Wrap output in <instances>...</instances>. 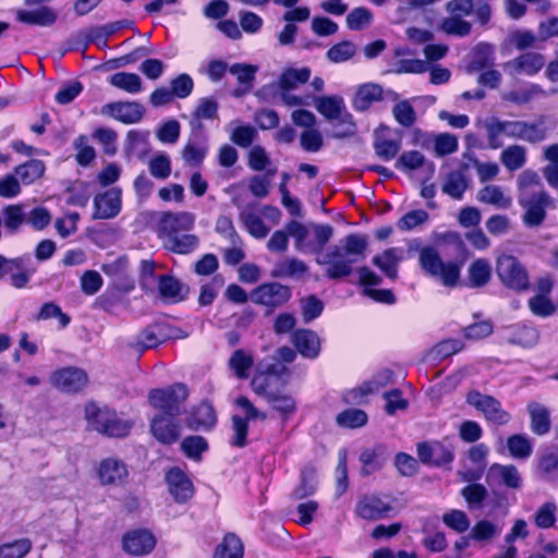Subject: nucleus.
<instances>
[{
  "instance_id": "c03bdc74",
  "label": "nucleus",
  "mask_w": 558,
  "mask_h": 558,
  "mask_svg": "<svg viewBox=\"0 0 558 558\" xmlns=\"http://www.w3.org/2000/svg\"><path fill=\"white\" fill-rule=\"evenodd\" d=\"M213 558H243V544L241 539L233 533H228L219 544Z\"/></svg>"
},
{
  "instance_id": "de8ad7c7",
  "label": "nucleus",
  "mask_w": 558,
  "mask_h": 558,
  "mask_svg": "<svg viewBox=\"0 0 558 558\" xmlns=\"http://www.w3.org/2000/svg\"><path fill=\"white\" fill-rule=\"evenodd\" d=\"M195 120H206L210 124L218 126V102L213 97H204L198 99L197 105L192 113Z\"/></svg>"
},
{
  "instance_id": "f704fd0d",
  "label": "nucleus",
  "mask_w": 558,
  "mask_h": 558,
  "mask_svg": "<svg viewBox=\"0 0 558 558\" xmlns=\"http://www.w3.org/2000/svg\"><path fill=\"white\" fill-rule=\"evenodd\" d=\"M295 125L304 129L300 140H322L317 129L316 117L313 112L305 109H296L291 114Z\"/></svg>"
},
{
  "instance_id": "e2e57ef3",
  "label": "nucleus",
  "mask_w": 558,
  "mask_h": 558,
  "mask_svg": "<svg viewBox=\"0 0 558 558\" xmlns=\"http://www.w3.org/2000/svg\"><path fill=\"white\" fill-rule=\"evenodd\" d=\"M557 505L548 501L541 506L534 514V522L539 529H549L556 523Z\"/></svg>"
},
{
  "instance_id": "5701e85b",
  "label": "nucleus",
  "mask_w": 558,
  "mask_h": 558,
  "mask_svg": "<svg viewBox=\"0 0 558 558\" xmlns=\"http://www.w3.org/2000/svg\"><path fill=\"white\" fill-rule=\"evenodd\" d=\"M186 426L193 430H210L217 424L216 411L207 401L193 408L186 417Z\"/></svg>"
},
{
  "instance_id": "a18cd8bd",
  "label": "nucleus",
  "mask_w": 558,
  "mask_h": 558,
  "mask_svg": "<svg viewBox=\"0 0 558 558\" xmlns=\"http://www.w3.org/2000/svg\"><path fill=\"white\" fill-rule=\"evenodd\" d=\"M470 287L481 288L488 283L492 277V267L487 259L478 258L469 267Z\"/></svg>"
},
{
  "instance_id": "49530a36",
  "label": "nucleus",
  "mask_w": 558,
  "mask_h": 558,
  "mask_svg": "<svg viewBox=\"0 0 558 558\" xmlns=\"http://www.w3.org/2000/svg\"><path fill=\"white\" fill-rule=\"evenodd\" d=\"M311 77V70L306 66L301 69H286L278 81L279 88L296 89L299 85L306 83Z\"/></svg>"
},
{
  "instance_id": "4c0bfd02",
  "label": "nucleus",
  "mask_w": 558,
  "mask_h": 558,
  "mask_svg": "<svg viewBox=\"0 0 558 558\" xmlns=\"http://www.w3.org/2000/svg\"><path fill=\"white\" fill-rule=\"evenodd\" d=\"M111 86L128 94L136 95L143 92V81L136 73L117 72L108 77Z\"/></svg>"
},
{
  "instance_id": "f3484780",
  "label": "nucleus",
  "mask_w": 558,
  "mask_h": 558,
  "mask_svg": "<svg viewBox=\"0 0 558 558\" xmlns=\"http://www.w3.org/2000/svg\"><path fill=\"white\" fill-rule=\"evenodd\" d=\"M122 206V192L112 187L94 197V219H111L119 215Z\"/></svg>"
},
{
  "instance_id": "dca6fc26",
  "label": "nucleus",
  "mask_w": 558,
  "mask_h": 558,
  "mask_svg": "<svg viewBox=\"0 0 558 558\" xmlns=\"http://www.w3.org/2000/svg\"><path fill=\"white\" fill-rule=\"evenodd\" d=\"M144 107L136 101H113L100 109V114L111 117L125 124L137 123L144 116Z\"/></svg>"
},
{
  "instance_id": "603ef678",
  "label": "nucleus",
  "mask_w": 558,
  "mask_h": 558,
  "mask_svg": "<svg viewBox=\"0 0 558 558\" xmlns=\"http://www.w3.org/2000/svg\"><path fill=\"white\" fill-rule=\"evenodd\" d=\"M159 293L163 299L178 302L182 300V283L174 277L163 275L159 277L158 281Z\"/></svg>"
},
{
  "instance_id": "9b49d317",
  "label": "nucleus",
  "mask_w": 558,
  "mask_h": 558,
  "mask_svg": "<svg viewBox=\"0 0 558 558\" xmlns=\"http://www.w3.org/2000/svg\"><path fill=\"white\" fill-rule=\"evenodd\" d=\"M292 292L288 286L279 282H268L253 290L251 300L269 308L282 306L291 299Z\"/></svg>"
},
{
  "instance_id": "6e6552de",
  "label": "nucleus",
  "mask_w": 558,
  "mask_h": 558,
  "mask_svg": "<svg viewBox=\"0 0 558 558\" xmlns=\"http://www.w3.org/2000/svg\"><path fill=\"white\" fill-rule=\"evenodd\" d=\"M518 202L525 210L522 216L523 223L531 228L544 222L547 208H555V201L544 190H538L534 194L519 195Z\"/></svg>"
},
{
  "instance_id": "37998d69",
  "label": "nucleus",
  "mask_w": 558,
  "mask_h": 558,
  "mask_svg": "<svg viewBox=\"0 0 558 558\" xmlns=\"http://www.w3.org/2000/svg\"><path fill=\"white\" fill-rule=\"evenodd\" d=\"M501 526L488 520H480L470 531V537L474 542L486 544L501 534Z\"/></svg>"
},
{
  "instance_id": "5fc2aeb1",
  "label": "nucleus",
  "mask_w": 558,
  "mask_h": 558,
  "mask_svg": "<svg viewBox=\"0 0 558 558\" xmlns=\"http://www.w3.org/2000/svg\"><path fill=\"white\" fill-rule=\"evenodd\" d=\"M374 15L372 11L365 7L353 9L345 19V23L351 31H361L369 26L373 22Z\"/></svg>"
},
{
  "instance_id": "72a5a7b5",
  "label": "nucleus",
  "mask_w": 558,
  "mask_h": 558,
  "mask_svg": "<svg viewBox=\"0 0 558 558\" xmlns=\"http://www.w3.org/2000/svg\"><path fill=\"white\" fill-rule=\"evenodd\" d=\"M468 187L469 180L466 175L461 171H451L447 173L442 179V193L453 199H462Z\"/></svg>"
},
{
  "instance_id": "393cba45",
  "label": "nucleus",
  "mask_w": 558,
  "mask_h": 558,
  "mask_svg": "<svg viewBox=\"0 0 558 558\" xmlns=\"http://www.w3.org/2000/svg\"><path fill=\"white\" fill-rule=\"evenodd\" d=\"M155 545L154 535L145 530L129 532L123 537L124 550L134 556L147 555L154 549Z\"/></svg>"
},
{
  "instance_id": "338daca9",
  "label": "nucleus",
  "mask_w": 558,
  "mask_h": 558,
  "mask_svg": "<svg viewBox=\"0 0 558 558\" xmlns=\"http://www.w3.org/2000/svg\"><path fill=\"white\" fill-rule=\"evenodd\" d=\"M442 522L457 533H464L470 527V520L462 510H450L442 515Z\"/></svg>"
},
{
  "instance_id": "c85d7f7f",
  "label": "nucleus",
  "mask_w": 558,
  "mask_h": 558,
  "mask_svg": "<svg viewBox=\"0 0 558 558\" xmlns=\"http://www.w3.org/2000/svg\"><path fill=\"white\" fill-rule=\"evenodd\" d=\"M227 364L235 378L244 380L250 377L254 366V356L250 351L236 349L230 355Z\"/></svg>"
},
{
  "instance_id": "ea45409f",
  "label": "nucleus",
  "mask_w": 558,
  "mask_h": 558,
  "mask_svg": "<svg viewBox=\"0 0 558 558\" xmlns=\"http://www.w3.org/2000/svg\"><path fill=\"white\" fill-rule=\"evenodd\" d=\"M17 19L31 25L50 26L56 22L57 14L52 9L41 7L36 10H21L17 12Z\"/></svg>"
},
{
  "instance_id": "13d9d810",
  "label": "nucleus",
  "mask_w": 558,
  "mask_h": 558,
  "mask_svg": "<svg viewBox=\"0 0 558 558\" xmlns=\"http://www.w3.org/2000/svg\"><path fill=\"white\" fill-rule=\"evenodd\" d=\"M28 538H20L0 546V558H24L32 549Z\"/></svg>"
},
{
  "instance_id": "f257e3e1",
  "label": "nucleus",
  "mask_w": 558,
  "mask_h": 558,
  "mask_svg": "<svg viewBox=\"0 0 558 558\" xmlns=\"http://www.w3.org/2000/svg\"><path fill=\"white\" fill-rule=\"evenodd\" d=\"M290 236L294 239L295 250L301 253L315 254V262L324 267L327 278L332 280L349 277L354 264L365 259L368 247L367 236L351 233L344 236L339 245L324 250L333 236L335 230L330 225H303L296 220L287 223Z\"/></svg>"
},
{
  "instance_id": "774afa93",
  "label": "nucleus",
  "mask_w": 558,
  "mask_h": 558,
  "mask_svg": "<svg viewBox=\"0 0 558 558\" xmlns=\"http://www.w3.org/2000/svg\"><path fill=\"white\" fill-rule=\"evenodd\" d=\"M169 88L174 98L184 99L192 94L194 82L189 74L183 73L171 80Z\"/></svg>"
},
{
  "instance_id": "8fccbe9b",
  "label": "nucleus",
  "mask_w": 558,
  "mask_h": 558,
  "mask_svg": "<svg viewBox=\"0 0 558 558\" xmlns=\"http://www.w3.org/2000/svg\"><path fill=\"white\" fill-rule=\"evenodd\" d=\"M508 450L514 459H527L533 451L530 438L522 434H515L507 440Z\"/></svg>"
},
{
  "instance_id": "0eeeda50",
  "label": "nucleus",
  "mask_w": 558,
  "mask_h": 558,
  "mask_svg": "<svg viewBox=\"0 0 558 558\" xmlns=\"http://www.w3.org/2000/svg\"><path fill=\"white\" fill-rule=\"evenodd\" d=\"M187 389L183 384H174L165 389H154L148 395L151 407L162 415L179 416L187 398Z\"/></svg>"
},
{
  "instance_id": "2f4dec72",
  "label": "nucleus",
  "mask_w": 558,
  "mask_h": 558,
  "mask_svg": "<svg viewBox=\"0 0 558 558\" xmlns=\"http://www.w3.org/2000/svg\"><path fill=\"white\" fill-rule=\"evenodd\" d=\"M308 272V266L301 259L288 257L278 262L271 270L274 278L300 279Z\"/></svg>"
},
{
  "instance_id": "423d86ee",
  "label": "nucleus",
  "mask_w": 558,
  "mask_h": 558,
  "mask_svg": "<svg viewBox=\"0 0 558 558\" xmlns=\"http://www.w3.org/2000/svg\"><path fill=\"white\" fill-rule=\"evenodd\" d=\"M445 9L449 14L439 23V29L450 36L466 37L472 32V23L465 17L473 14V0H450Z\"/></svg>"
},
{
  "instance_id": "1a4fd4ad",
  "label": "nucleus",
  "mask_w": 558,
  "mask_h": 558,
  "mask_svg": "<svg viewBox=\"0 0 558 558\" xmlns=\"http://www.w3.org/2000/svg\"><path fill=\"white\" fill-rule=\"evenodd\" d=\"M496 272L500 281L508 288L523 291L529 287V275L525 267L513 255L502 254L497 258Z\"/></svg>"
},
{
  "instance_id": "aec40b11",
  "label": "nucleus",
  "mask_w": 558,
  "mask_h": 558,
  "mask_svg": "<svg viewBox=\"0 0 558 558\" xmlns=\"http://www.w3.org/2000/svg\"><path fill=\"white\" fill-rule=\"evenodd\" d=\"M392 378V372L385 369L375 375L371 380L365 381L357 388H354L344 393V401L348 403L361 404L367 395L378 392L381 388L387 386Z\"/></svg>"
},
{
  "instance_id": "a878e982",
  "label": "nucleus",
  "mask_w": 558,
  "mask_h": 558,
  "mask_svg": "<svg viewBox=\"0 0 558 558\" xmlns=\"http://www.w3.org/2000/svg\"><path fill=\"white\" fill-rule=\"evenodd\" d=\"M291 341L304 357L315 359L320 352V339L313 330L298 329L292 333Z\"/></svg>"
},
{
  "instance_id": "7ed1b4c3",
  "label": "nucleus",
  "mask_w": 558,
  "mask_h": 558,
  "mask_svg": "<svg viewBox=\"0 0 558 558\" xmlns=\"http://www.w3.org/2000/svg\"><path fill=\"white\" fill-rule=\"evenodd\" d=\"M418 264L427 276L438 279L442 286H458L461 266L454 262H444L435 247L424 246L418 253Z\"/></svg>"
},
{
  "instance_id": "4be33fe9",
  "label": "nucleus",
  "mask_w": 558,
  "mask_h": 558,
  "mask_svg": "<svg viewBox=\"0 0 558 558\" xmlns=\"http://www.w3.org/2000/svg\"><path fill=\"white\" fill-rule=\"evenodd\" d=\"M170 494L179 504H184L194 495V486L187 475L178 468L171 469L166 475Z\"/></svg>"
},
{
  "instance_id": "7c9ffc66",
  "label": "nucleus",
  "mask_w": 558,
  "mask_h": 558,
  "mask_svg": "<svg viewBox=\"0 0 558 558\" xmlns=\"http://www.w3.org/2000/svg\"><path fill=\"white\" fill-rule=\"evenodd\" d=\"M360 461L362 463L361 474L371 475L379 471L386 461V448L383 445H376L366 448L361 452Z\"/></svg>"
},
{
  "instance_id": "2eb2a0df",
  "label": "nucleus",
  "mask_w": 558,
  "mask_h": 558,
  "mask_svg": "<svg viewBox=\"0 0 558 558\" xmlns=\"http://www.w3.org/2000/svg\"><path fill=\"white\" fill-rule=\"evenodd\" d=\"M545 63L546 60L542 53L529 51L506 62L504 69L512 76H534L544 68Z\"/></svg>"
},
{
  "instance_id": "6e6d98bb",
  "label": "nucleus",
  "mask_w": 558,
  "mask_h": 558,
  "mask_svg": "<svg viewBox=\"0 0 558 558\" xmlns=\"http://www.w3.org/2000/svg\"><path fill=\"white\" fill-rule=\"evenodd\" d=\"M45 172V166L40 160L32 159L15 169L16 175L24 184H31L39 179Z\"/></svg>"
},
{
  "instance_id": "c756f323",
  "label": "nucleus",
  "mask_w": 558,
  "mask_h": 558,
  "mask_svg": "<svg viewBox=\"0 0 558 558\" xmlns=\"http://www.w3.org/2000/svg\"><path fill=\"white\" fill-rule=\"evenodd\" d=\"M161 241L166 250L183 255L194 252L199 245L198 236L189 232H180Z\"/></svg>"
},
{
  "instance_id": "cd10ccee",
  "label": "nucleus",
  "mask_w": 558,
  "mask_h": 558,
  "mask_svg": "<svg viewBox=\"0 0 558 558\" xmlns=\"http://www.w3.org/2000/svg\"><path fill=\"white\" fill-rule=\"evenodd\" d=\"M487 481L489 483L504 484L513 489H518L522 485L520 473L512 464L502 465L494 463L487 472Z\"/></svg>"
},
{
  "instance_id": "412c9836",
  "label": "nucleus",
  "mask_w": 558,
  "mask_h": 558,
  "mask_svg": "<svg viewBox=\"0 0 558 558\" xmlns=\"http://www.w3.org/2000/svg\"><path fill=\"white\" fill-rule=\"evenodd\" d=\"M177 417L158 414L151 420L150 430L158 441L170 445L179 439L180 424Z\"/></svg>"
},
{
  "instance_id": "473e14b6",
  "label": "nucleus",
  "mask_w": 558,
  "mask_h": 558,
  "mask_svg": "<svg viewBox=\"0 0 558 558\" xmlns=\"http://www.w3.org/2000/svg\"><path fill=\"white\" fill-rule=\"evenodd\" d=\"M539 339L536 328L526 325H515L508 328L506 341L523 348L534 347Z\"/></svg>"
},
{
  "instance_id": "b1692460",
  "label": "nucleus",
  "mask_w": 558,
  "mask_h": 558,
  "mask_svg": "<svg viewBox=\"0 0 558 558\" xmlns=\"http://www.w3.org/2000/svg\"><path fill=\"white\" fill-rule=\"evenodd\" d=\"M166 329L162 324L148 326L129 345L138 352L154 349L168 339L169 335Z\"/></svg>"
},
{
  "instance_id": "680f3d73",
  "label": "nucleus",
  "mask_w": 558,
  "mask_h": 558,
  "mask_svg": "<svg viewBox=\"0 0 558 558\" xmlns=\"http://www.w3.org/2000/svg\"><path fill=\"white\" fill-rule=\"evenodd\" d=\"M316 490V475L312 468H306L301 473V483L294 489L293 496L295 499H303L311 496Z\"/></svg>"
},
{
  "instance_id": "39448f33",
  "label": "nucleus",
  "mask_w": 558,
  "mask_h": 558,
  "mask_svg": "<svg viewBox=\"0 0 558 558\" xmlns=\"http://www.w3.org/2000/svg\"><path fill=\"white\" fill-rule=\"evenodd\" d=\"M313 105L317 111L326 119L336 121L339 130V136H353L356 133V125L353 116L347 110L344 99L341 96H322L315 97Z\"/></svg>"
},
{
  "instance_id": "052dcab7",
  "label": "nucleus",
  "mask_w": 558,
  "mask_h": 558,
  "mask_svg": "<svg viewBox=\"0 0 558 558\" xmlns=\"http://www.w3.org/2000/svg\"><path fill=\"white\" fill-rule=\"evenodd\" d=\"M392 114L396 121L404 128L412 126L416 121V113L409 100L397 102L392 108Z\"/></svg>"
},
{
  "instance_id": "4d7b16f0",
  "label": "nucleus",
  "mask_w": 558,
  "mask_h": 558,
  "mask_svg": "<svg viewBox=\"0 0 558 558\" xmlns=\"http://www.w3.org/2000/svg\"><path fill=\"white\" fill-rule=\"evenodd\" d=\"M181 449L187 458L198 461L208 450V442L203 436H189L182 440Z\"/></svg>"
},
{
  "instance_id": "bf43d9fd",
  "label": "nucleus",
  "mask_w": 558,
  "mask_h": 558,
  "mask_svg": "<svg viewBox=\"0 0 558 558\" xmlns=\"http://www.w3.org/2000/svg\"><path fill=\"white\" fill-rule=\"evenodd\" d=\"M336 422L342 427L357 428L367 423V414L363 410L348 409L337 415Z\"/></svg>"
},
{
  "instance_id": "f03ea898",
  "label": "nucleus",
  "mask_w": 558,
  "mask_h": 558,
  "mask_svg": "<svg viewBox=\"0 0 558 558\" xmlns=\"http://www.w3.org/2000/svg\"><path fill=\"white\" fill-rule=\"evenodd\" d=\"M85 418L88 427L108 437H125L130 434L133 423L121 417L114 410L95 402L85 407Z\"/></svg>"
},
{
  "instance_id": "79ce46f5",
  "label": "nucleus",
  "mask_w": 558,
  "mask_h": 558,
  "mask_svg": "<svg viewBox=\"0 0 558 558\" xmlns=\"http://www.w3.org/2000/svg\"><path fill=\"white\" fill-rule=\"evenodd\" d=\"M400 259L399 250L391 247L384 251L381 254L374 256L373 264L388 278L396 279L398 277V264Z\"/></svg>"
},
{
  "instance_id": "ddd939ff",
  "label": "nucleus",
  "mask_w": 558,
  "mask_h": 558,
  "mask_svg": "<svg viewBox=\"0 0 558 558\" xmlns=\"http://www.w3.org/2000/svg\"><path fill=\"white\" fill-rule=\"evenodd\" d=\"M235 404L245 410L246 417L234 415L232 417L233 438L231 445L242 448L246 445V436L248 432L247 421L255 420L257 417L265 418L266 415L260 413L252 402L244 396L239 397L235 400Z\"/></svg>"
},
{
  "instance_id": "3c124183",
  "label": "nucleus",
  "mask_w": 558,
  "mask_h": 558,
  "mask_svg": "<svg viewBox=\"0 0 558 558\" xmlns=\"http://www.w3.org/2000/svg\"><path fill=\"white\" fill-rule=\"evenodd\" d=\"M279 373L277 365H270L265 372L256 374L251 380L253 391L267 400L268 396L274 393L269 390L271 385V375H278Z\"/></svg>"
},
{
  "instance_id": "09e8293b",
  "label": "nucleus",
  "mask_w": 558,
  "mask_h": 558,
  "mask_svg": "<svg viewBox=\"0 0 558 558\" xmlns=\"http://www.w3.org/2000/svg\"><path fill=\"white\" fill-rule=\"evenodd\" d=\"M1 214L2 223L11 234L15 233L21 226L26 222V213L24 211V207L21 205L5 206Z\"/></svg>"
},
{
  "instance_id": "bb28decb",
  "label": "nucleus",
  "mask_w": 558,
  "mask_h": 558,
  "mask_svg": "<svg viewBox=\"0 0 558 558\" xmlns=\"http://www.w3.org/2000/svg\"><path fill=\"white\" fill-rule=\"evenodd\" d=\"M384 97V89L379 84L365 83L357 86L352 99V107L356 111H366L375 102L380 101Z\"/></svg>"
},
{
  "instance_id": "0e129e2a",
  "label": "nucleus",
  "mask_w": 558,
  "mask_h": 558,
  "mask_svg": "<svg viewBox=\"0 0 558 558\" xmlns=\"http://www.w3.org/2000/svg\"><path fill=\"white\" fill-rule=\"evenodd\" d=\"M356 53V46L349 40L333 45L327 51V58L335 63L345 62Z\"/></svg>"
},
{
  "instance_id": "f8f14e48",
  "label": "nucleus",
  "mask_w": 558,
  "mask_h": 558,
  "mask_svg": "<svg viewBox=\"0 0 558 558\" xmlns=\"http://www.w3.org/2000/svg\"><path fill=\"white\" fill-rule=\"evenodd\" d=\"M195 217L191 213H162L158 221V238L163 240L180 232H189L193 229Z\"/></svg>"
},
{
  "instance_id": "c9c22d12",
  "label": "nucleus",
  "mask_w": 558,
  "mask_h": 558,
  "mask_svg": "<svg viewBox=\"0 0 558 558\" xmlns=\"http://www.w3.org/2000/svg\"><path fill=\"white\" fill-rule=\"evenodd\" d=\"M239 217L252 236L264 239L269 233V228L265 226L263 219L257 215L253 206L247 205L242 208Z\"/></svg>"
},
{
  "instance_id": "20e7f679",
  "label": "nucleus",
  "mask_w": 558,
  "mask_h": 558,
  "mask_svg": "<svg viewBox=\"0 0 558 558\" xmlns=\"http://www.w3.org/2000/svg\"><path fill=\"white\" fill-rule=\"evenodd\" d=\"M543 122L527 123L520 120H501L489 117L484 121V128L489 140L504 137H518L522 140H537L544 136Z\"/></svg>"
},
{
  "instance_id": "864d4df0",
  "label": "nucleus",
  "mask_w": 558,
  "mask_h": 558,
  "mask_svg": "<svg viewBox=\"0 0 558 558\" xmlns=\"http://www.w3.org/2000/svg\"><path fill=\"white\" fill-rule=\"evenodd\" d=\"M500 159L508 170H518L526 161L525 148L519 145H511L501 153Z\"/></svg>"
},
{
  "instance_id": "4468645a",
  "label": "nucleus",
  "mask_w": 558,
  "mask_h": 558,
  "mask_svg": "<svg viewBox=\"0 0 558 558\" xmlns=\"http://www.w3.org/2000/svg\"><path fill=\"white\" fill-rule=\"evenodd\" d=\"M391 511V504L375 494L362 496L355 506V514L367 521L386 519Z\"/></svg>"
},
{
  "instance_id": "a211bd4d",
  "label": "nucleus",
  "mask_w": 558,
  "mask_h": 558,
  "mask_svg": "<svg viewBox=\"0 0 558 558\" xmlns=\"http://www.w3.org/2000/svg\"><path fill=\"white\" fill-rule=\"evenodd\" d=\"M52 386L64 392H77L87 384L86 373L77 367H64L51 375Z\"/></svg>"
},
{
  "instance_id": "9d476101",
  "label": "nucleus",
  "mask_w": 558,
  "mask_h": 558,
  "mask_svg": "<svg viewBox=\"0 0 558 558\" xmlns=\"http://www.w3.org/2000/svg\"><path fill=\"white\" fill-rule=\"evenodd\" d=\"M466 403L483 414L488 423L494 425H506L511 420V414L506 411L500 401L489 395L477 390H471L466 395Z\"/></svg>"
},
{
  "instance_id": "a19ab883",
  "label": "nucleus",
  "mask_w": 558,
  "mask_h": 558,
  "mask_svg": "<svg viewBox=\"0 0 558 558\" xmlns=\"http://www.w3.org/2000/svg\"><path fill=\"white\" fill-rule=\"evenodd\" d=\"M542 95H545V92L539 85L527 83L518 89L502 93L501 98L515 105H524Z\"/></svg>"
},
{
  "instance_id": "58836bf2",
  "label": "nucleus",
  "mask_w": 558,
  "mask_h": 558,
  "mask_svg": "<svg viewBox=\"0 0 558 558\" xmlns=\"http://www.w3.org/2000/svg\"><path fill=\"white\" fill-rule=\"evenodd\" d=\"M477 201L492 205L498 209H508L512 205V198L506 195L498 185H486L477 193Z\"/></svg>"
},
{
  "instance_id": "6ab92c4d",
  "label": "nucleus",
  "mask_w": 558,
  "mask_h": 558,
  "mask_svg": "<svg viewBox=\"0 0 558 558\" xmlns=\"http://www.w3.org/2000/svg\"><path fill=\"white\" fill-rule=\"evenodd\" d=\"M129 477L126 464L116 458L104 459L99 463L98 478L104 486H123Z\"/></svg>"
},
{
  "instance_id": "69168bd1",
  "label": "nucleus",
  "mask_w": 558,
  "mask_h": 558,
  "mask_svg": "<svg viewBox=\"0 0 558 558\" xmlns=\"http://www.w3.org/2000/svg\"><path fill=\"white\" fill-rule=\"evenodd\" d=\"M463 349V343L457 339H447L438 342L429 352L433 360L449 357Z\"/></svg>"
},
{
  "instance_id": "e433bc0d",
  "label": "nucleus",
  "mask_w": 558,
  "mask_h": 558,
  "mask_svg": "<svg viewBox=\"0 0 558 558\" xmlns=\"http://www.w3.org/2000/svg\"><path fill=\"white\" fill-rule=\"evenodd\" d=\"M527 411L531 417V430L538 435H546L550 430V415L548 409L537 402H532L527 405Z\"/></svg>"
}]
</instances>
